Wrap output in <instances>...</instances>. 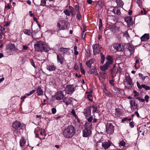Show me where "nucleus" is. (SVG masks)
I'll use <instances>...</instances> for the list:
<instances>
[{"instance_id": "f257e3e1", "label": "nucleus", "mask_w": 150, "mask_h": 150, "mask_svg": "<svg viewBox=\"0 0 150 150\" xmlns=\"http://www.w3.org/2000/svg\"><path fill=\"white\" fill-rule=\"evenodd\" d=\"M35 50L37 51L48 52L50 48L49 46L44 42L39 41L34 45Z\"/></svg>"}, {"instance_id": "f03ea898", "label": "nucleus", "mask_w": 150, "mask_h": 150, "mask_svg": "<svg viewBox=\"0 0 150 150\" xmlns=\"http://www.w3.org/2000/svg\"><path fill=\"white\" fill-rule=\"evenodd\" d=\"M75 132L74 127L72 126H68L63 130V134L66 138L70 139L74 135Z\"/></svg>"}, {"instance_id": "7ed1b4c3", "label": "nucleus", "mask_w": 150, "mask_h": 150, "mask_svg": "<svg viewBox=\"0 0 150 150\" xmlns=\"http://www.w3.org/2000/svg\"><path fill=\"white\" fill-rule=\"evenodd\" d=\"M85 126V128L82 131V136L85 137H88L90 136L92 134V124L86 123Z\"/></svg>"}, {"instance_id": "20e7f679", "label": "nucleus", "mask_w": 150, "mask_h": 150, "mask_svg": "<svg viewBox=\"0 0 150 150\" xmlns=\"http://www.w3.org/2000/svg\"><path fill=\"white\" fill-rule=\"evenodd\" d=\"M106 59L107 61L103 66L100 67V69L103 71H104L107 70L113 63V59L111 56H108Z\"/></svg>"}, {"instance_id": "39448f33", "label": "nucleus", "mask_w": 150, "mask_h": 150, "mask_svg": "<svg viewBox=\"0 0 150 150\" xmlns=\"http://www.w3.org/2000/svg\"><path fill=\"white\" fill-rule=\"evenodd\" d=\"M57 25L61 29H67L69 27L70 24L68 22L64 20H61L57 23Z\"/></svg>"}, {"instance_id": "423d86ee", "label": "nucleus", "mask_w": 150, "mask_h": 150, "mask_svg": "<svg viewBox=\"0 0 150 150\" xmlns=\"http://www.w3.org/2000/svg\"><path fill=\"white\" fill-rule=\"evenodd\" d=\"M106 132L107 134L109 135L112 134L114 132V126L110 123H108L106 125Z\"/></svg>"}, {"instance_id": "0eeeda50", "label": "nucleus", "mask_w": 150, "mask_h": 150, "mask_svg": "<svg viewBox=\"0 0 150 150\" xmlns=\"http://www.w3.org/2000/svg\"><path fill=\"white\" fill-rule=\"evenodd\" d=\"M70 49V48H60L59 51L61 52L63 55H69L71 54Z\"/></svg>"}, {"instance_id": "6e6552de", "label": "nucleus", "mask_w": 150, "mask_h": 150, "mask_svg": "<svg viewBox=\"0 0 150 150\" xmlns=\"http://www.w3.org/2000/svg\"><path fill=\"white\" fill-rule=\"evenodd\" d=\"M101 48L100 45L98 44H94L93 45V52L94 55L98 54L100 52V49Z\"/></svg>"}, {"instance_id": "1a4fd4ad", "label": "nucleus", "mask_w": 150, "mask_h": 150, "mask_svg": "<svg viewBox=\"0 0 150 150\" xmlns=\"http://www.w3.org/2000/svg\"><path fill=\"white\" fill-rule=\"evenodd\" d=\"M113 47L117 51H123L124 49L123 45L121 44H115L113 45Z\"/></svg>"}, {"instance_id": "9d476101", "label": "nucleus", "mask_w": 150, "mask_h": 150, "mask_svg": "<svg viewBox=\"0 0 150 150\" xmlns=\"http://www.w3.org/2000/svg\"><path fill=\"white\" fill-rule=\"evenodd\" d=\"M66 91L69 94H71L74 91V88L73 85H67L65 88Z\"/></svg>"}, {"instance_id": "9b49d317", "label": "nucleus", "mask_w": 150, "mask_h": 150, "mask_svg": "<svg viewBox=\"0 0 150 150\" xmlns=\"http://www.w3.org/2000/svg\"><path fill=\"white\" fill-rule=\"evenodd\" d=\"M126 47L129 51L130 53V55H132L134 52V46L131 44L128 43L127 44Z\"/></svg>"}, {"instance_id": "f8f14e48", "label": "nucleus", "mask_w": 150, "mask_h": 150, "mask_svg": "<svg viewBox=\"0 0 150 150\" xmlns=\"http://www.w3.org/2000/svg\"><path fill=\"white\" fill-rule=\"evenodd\" d=\"M129 102L131 110L133 112L135 109H137L138 107L137 104L136 103L135 100H130Z\"/></svg>"}, {"instance_id": "ddd939ff", "label": "nucleus", "mask_w": 150, "mask_h": 150, "mask_svg": "<svg viewBox=\"0 0 150 150\" xmlns=\"http://www.w3.org/2000/svg\"><path fill=\"white\" fill-rule=\"evenodd\" d=\"M7 50L9 52H11L13 51H17L18 50V49L16 47L15 45L12 44H9L7 46Z\"/></svg>"}, {"instance_id": "4468645a", "label": "nucleus", "mask_w": 150, "mask_h": 150, "mask_svg": "<svg viewBox=\"0 0 150 150\" xmlns=\"http://www.w3.org/2000/svg\"><path fill=\"white\" fill-rule=\"evenodd\" d=\"M64 96L63 92L61 91L57 92L55 95V98L57 100H60L62 99Z\"/></svg>"}, {"instance_id": "2eb2a0df", "label": "nucleus", "mask_w": 150, "mask_h": 150, "mask_svg": "<svg viewBox=\"0 0 150 150\" xmlns=\"http://www.w3.org/2000/svg\"><path fill=\"white\" fill-rule=\"evenodd\" d=\"M125 21L126 23L128 26H130L132 25L133 21L131 17L129 16L125 18Z\"/></svg>"}, {"instance_id": "dca6fc26", "label": "nucleus", "mask_w": 150, "mask_h": 150, "mask_svg": "<svg viewBox=\"0 0 150 150\" xmlns=\"http://www.w3.org/2000/svg\"><path fill=\"white\" fill-rule=\"evenodd\" d=\"M57 56L58 62H59L61 64H62L64 60V58L59 54H57Z\"/></svg>"}, {"instance_id": "f3484780", "label": "nucleus", "mask_w": 150, "mask_h": 150, "mask_svg": "<svg viewBox=\"0 0 150 150\" xmlns=\"http://www.w3.org/2000/svg\"><path fill=\"white\" fill-rule=\"evenodd\" d=\"M83 114L86 116V118L88 117V116L90 115L91 113L90 108L88 107L84 110L83 112Z\"/></svg>"}, {"instance_id": "a211bd4d", "label": "nucleus", "mask_w": 150, "mask_h": 150, "mask_svg": "<svg viewBox=\"0 0 150 150\" xmlns=\"http://www.w3.org/2000/svg\"><path fill=\"white\" fill-rule=\"evenodd\" d=\"M21 125V123L20 122L16 121L13 123L12 126L15 129H18L20 127Z\"/></svg>"}, {"instance_id": "6ab92c4d", "label": "nucleus", "mask_w": 150, "mask_h": 150, "mask_svg": "<svg viewBox=\"0 0 150 150\" xmlns=\"http://www.w3.org/2000/svg\"><path fill=\"white\" fill-rule=\"evenodd\" d=\"M56 67L53 64H50L47 66V69L50 71H52L55 70L56 69Z\"/></svg>"}, {"instance_id": "aec40b11", "label": "nucleus", "mask_w": 150, "mask_h": 150, "mask_svg": "<svg viewBox=\"0 0 150 150\" xmlns=\"http://www.w3.org/2000/svg\"><path fill=\"white\" fill-rule=\"evenodd\" d=\"M110 145L111 144L109 141L104 142L102 143V146L105 149L109 148Z\"/></svg>"}, {"instance_id": "412c9836", "label": "nucleus", "mask_w": 150, "mask_h": 150, "mask_svg": "<svg viewBox=\"0 0 150 150\" xmlns=\"http://www.w3.org/2000/svg\"><path fill=\"white\" fill-rule=\"evenodd\" d=\"M95 60L94 59L92 58L87 61L86 62V64L87 67L89 68H91V64L94 63Z\"/></svg>"}, {"instance_id": "4be33fe9", "label": "nucleus", "mask_w": 150, "mask_h": 150, "mask_svg": "<svg viewBox=\"0 0 150 150\" xmlns=\"http://www.w3.org/2000/svg\"><path fill=\"white\" fill-rule=\"evenodd\" d=\"M36 93L38 96H41L43 95V91L40 86L37 87L36 89Z\"/></svg>"}, {"instance_id": "5701e85b", "label": "nucleus", "mask_w": 150, "mask_h": 150, "mask_svg": "<svg viewBox=\"0 0 150 150\" xmlns=\"http://www.w3.org/2000/svg\"><path fill=\"white\" fill-rule=\"evenodd\" d=\"M149 39V34H145L141 38V39L142 41H146Z\"/></svg>"}, {"instance_id": "b1692460", "label": "nucleus", "mask_w": 150, "mask_h": 150, "mask_svg": "<svg viewBox=\"0 0 150 150\" xmlns=\"http://www.w3.org/2000/svg\"><path fill=\"white\" fill-rule=\"evenodd\" d=\"M113 12L115 14H117L118 15H120L121 14V12L120 9L117 7L115 6L114 7L112 10Z\"/></svg>"}, {"instance_id": "393cba45", "label": "nucleus", "mask_w": 150, "mask_h": 150, "mask_svg": "<svg viewBox=\"0 0 150 150\" xmlns=\"http://www.w3.org/2000/svg\"><path fill=\"white\" fill-rule=\"evenodd\" d=\"M88 73L90 74H93L95 76H98V72L95 68L92 69L91 71H89Z\"/></svg>"}, {"instance_id": "a878e982", "label": "nucleus", "mask_w": 150, "mask_h": 150, "mask_svg": "<svg viewBox=\"0 0 150 150\" xmlns=\"http://www.w3.org/2000/svg\"><path fill=\"white\" fill-rule=\"evenodd\" d=\"M71 100L68 98H65L63 100V102L67 106L70 104L71 102Z\"/></svg>"}, {"instance_id": "bb28decb", "label": "nucleus", "mask_w": 150, "mask_h": 150, "mask_svg": "<svg viewBox=\"0 0 150 150\" xmlns=\"http://www.w3.org/2000/svg\"><path fill=\"white\" fill-rule=\"evenodd\" d=\"M125 80L127 84L129 85L132 84V79L129 76H126L125 77Z\"/></svg>"}, {"instance_id": "cd10ccee", "label": "nucleus", "mask_w": 150, "mask_h": 150, "mask_svg": "<svg viewBox=\"0 0 150 150\" xmlns=\"http://www.w3.org/2000/svg\"><path fill=\"white\" fill-rule=\"evenodd\" d=\"M122 114V112L121 110L119 109H115V115L117 117H120Z\"/></svg>"}, {"instance_id": "c85d7f7f", "label": "nucleus", "mask_w": 150, "mask_h": 150, "mask_svg": "<svg viewBox=\"0 0 150 150\" xmlns=\"http://www.w3.org/2000/svg\"><path fill=\"white\" fill-rule=\"evenodd\" d=\"M26 143V142L25 140L23 137H22L21 139L20 140V145L21 147L24 146V145Z\"/></svg>"}, {"instance_id": "c756f323", "label": "nucleus", "mask_w": 150, "mask_h": 150, "mask_svg": "<svg viewBox=\"0 0 150 150\" xmlns=\"http://www.w3.org/2000/svg\"><path fill=\"white\" fill-rule=\"evenodd\" d=\"M115 1L117 5L119 6H122L124 4V2L121 0H116Z\"/></svg>"}, {"instance_id": "7c9ffc66", "label": "nucleus", "mask_w": 150, "mask_h": 150, "mask_svg": "<svg viewBox=\"0 0 150 150\" xmlns=\"http://www.w3.org/2000/svg\"><path fill=\"white\" fill-rule=\"evenodd\" d=\"M76 10L77 12V16L78 19H80L81 17V15L80 14L79 11V7L77 5L76 6Z\"/></svg>"}, {"instance_id": "2f4dec72", "label": "nucleus", "mask_w": 150, "mask_h": 150, "mask_svg": "<svg viewBox=\"0 0 150 150\" xmlns=\"http://www.w3.org/2000/svg\"><path fill=\"white\" fill-rule=\"evenodd\" d=\"M24 33L28 35H30L31 34V30L28 29H25L23 30Z\"/></svg>"}, {"instance_id": "473e14b6", "label": "nucleus", "mask_w": 150, "mask_h": 150, "mask_svg": "<svg viewBox=\"0 0 150 150\" xmlns=\"http://www.w3.org/2000/svg\"><path fill=\"white\" fill-rule=\"evenodd\" d=\"M100 56L101 58V62L102 64H103L105 61V57L103 53H101L100 54Z\"/></svg>"}, {"instance_id": "72a5a7b5", "label": "nucleus", "mask_w": 150, "mask_h": 150, "mask_svg": "<svg viewBox=\"0 0 150 150\" xmlns=\"http://www.w3.org/2000/svg\"><path fill=\"white\" fill-rule=\"evenodd\" d=\"M125 142L123 141H121L119 144V146L121 148V147H124L125 146Z\"/></svg>"}, {"instance_id": "f704fd0d", "label": "nucleus", "mask_w": 150, "mask_h": 150, "mask_svg": "<svg viewBox=\"0 0 150 150\" xmlns=\"http://www.w3.org/2000/svg\"><path fill=\"white\" fill-rule=\"evenodd\" d=\"M64 13L65 14L68 16H69L70 15V12L69 11L68 9H66L64 11Z\"/></svg>"}, {"instance_id": "c9c22d12", "label": "nucleus", "mask_w": 150, "mask_h": 150, "mask_svg": "<svg viewBox=\"0 0 150 150\" xmlns=\"http://www.w3.org/2000/svg\"><path fill=\"white\" fill-rule=\"evenodd\" d=\"M142 86L143 88H144L146 90H149L150 89V88L149 86L144 84L142 85Z\"/></svg>"}, {"instance_id": "e433bc0d", "label": "nucleus", "mask_w": 150, "mask_h": 150, "mask_svg": "<svg viewBox=\"0 0 150 150\" xmlns=\"http://www.w3.org/2000/svg\"><path fill=\"white\" fill-rule=\"evenodd\" d=\"M102 21L100 18L99 20V29L100 30L102 29Z\"/></svg>"}, {"instance_id": "4c0bfd02", "label": "nucleus", "mask_w": 150, "mask_h": 150, "mask_svg": "<svg viewBox=\"0 0 150 150\" xmlns=\"http://www.w3.org/2000/svg\"><path fill=\"white\" fill-rule=\"evenodd\" d=\"M91 108H93L92 113H94L96 112L97 110V107L93 105L91 106Z\"/></svg>"}, {"instance_id": "58836bf2", "label": "nucleus", "mask_w": 150, "mask_h": 150, "mask_svg": "<svg viewBox=\"0 0 150 150\" xmlns=\"http://www.w3.org/2000/svg\"><path fill=\"white\" fill-rule=\"evenodd\" d=\"M116 69H117V71H116L117 73H120L122 71V69L120 68V67H119V66H118L117 67H116Z\"/></svg>"}, {"instance_id": "ea45409f", "label": "nucleus", "mask_w": 150, "mask_h": 150, "mask_svg": "<svg viewBox=\"0 0 150 150\" xmlns=\"http://www.w3.org/2000/svg\"><path fill=\"white\" fill-rule=\"evenodd\" d=\"M139 78L141 79V80L142 81H144V77L143 74L140 73H139Z\"/></svg>"}, {"instance_id": "a19ab883", "label": "nucleus", "mask_w": 150, "mask_h": 150, "mask_svg": "<svg viewBox=\"0 0 150 150\" xmlns=\"http://www.w3.org/2000/svg\"><path fill=\"white\" fill-rule=\"evenodd\" d=\"M46 4L45 0H41L40 5L42 6H45Z\"/></svg>"}, {"instance_id": "79ce46f5", "label": "nucleus", "mask_w": 150, "mask_h": 150, "mask_svg": "<svg viewBox=\"0 0 150 150\" xmlns=\"http://www.w3.org/2000/svg\"><path fill=\"white\" fill-rule=\"evenodd\" d=\"M88 117L86 118L87 119L88 121L90 122H91L93 120V117L92 116H91L89 117L88 118Z\"/></svg>"}, {"instance_id": "37998d69", "label": "nucleus", "mask_w": 150, "mask_h": 150, "mask_svg": "<svg viewBox=\"0 0 150 150\" xmlns=\"http://www.w3.org/2000/svg\"><path fill=\"white\" fill-rule=\"evenodd\" d=\"M124 36L127 39H128L129 37V35L127 32L125 31L124 33Z\"/></svg>"}, {"instance_id": "c03bdc74", "label": "nucleus", "mask_w": 150, "mask_h": 150, "mask_svg": "<svg viewBox=\"0 0 150 150\" xmlns=\"http://www.w3.org/2000/svg\"><path fill=\"white\" fill-rule=\"evenodd\" d=\"M141 13L142 15H145L146 13V11L144 8H143V10L141 11Z\"/></svg>"}, {"instance_id": "a18cd8bd", "label": "nucleus", "mask_w": 150, "mask_h": 150, "mask_svg": "<svg viewBox=\"0 0 150 150\" xmlns=\"http://www.w3.org/2000/svg\"><path fill=\"white\" fill-rule=\"evenodd\" d=\"M71 113L75 117H77L76 115V114L75 111V110H74V109H73L72 110L71 112Z\"/></svg>"}, {"instance_id": "49530a36", "label": "nucleus", "mask_w": 150, "mask_h": 150, "mask_svg": "<svg viewBox=\"0 0 150 150\" xmlns=\"http://www.w3.org/2000/svg\"><path fill=\"white\" fill-rule=\"evenodd\" d=\"M51 111L52 113L53 114H55L56 112V109L54 108H52Z\"/></svg>"}, {"instance_id": "de8ad7c7", "label": "nucleus", "mask_w": 150, "mask_h": 150, "mask_svg": "<svg viewBox=\"0 0 150 150\" xmlns=\"http://www.w3.org/2000/svg\"><path fill=\"white\" fill-rule=\"evenodd\" d=\"M69 8L71 11V13L73 14L74 12V9L71 6H69Z\"/></svg>"}, {"instance_id": "09e8293b", "label": "nucleus", "mask_w": 150, "mask_h": 150, "mask_svg": "<svg viewBox=\"0 0 150 150\" xmlns=\"http://www.w3.org/2000/svg\"><path fill=\"white\" fill-rule=\"evenodd\" d=\"M35 91V90H33L31 91L29 93H27L26 95L28 96H29L33 93Z\"/></svg>"}, {"instance_id": "8fccbe9b", "label": "nucleus", "mask_w": 150, "mask_h": 150, "mask_svg": "<svg viewBox=\"0 0 150 150\" xmlns=\"http://www.w3.org/2000/svg\"><path fill=\"white\" fill-rule=\"evenodd\" d=\"M0 30L3 33L5 32V28L0 25Z\"/></svg>"}, {"instance_id": "3c124183", "label": "nucleus", "mask_w": 150, "mask_h": 150, "mask_svg": "<svg viewBox=\"0 0 150 150\" xmlns=\"http://www.w3.org/2000/svg\"><path fill=\"white\" fill-rule=\"evenodd\" d=\"M129 125L130 127L132 128L134 127V124L133 122H129Z\"/></svg>"}, {"instance_id": "603ef678", "label": "nucleus", "mask_w": 150, "mask_h": 150, "mask_svg": "<svg viewBox=\"0 0 150 150\" xmlns=\"http://www.w3.org/2000/svg\"><path fill=\"white\" fill-rule=\"evenodd\" d=\"M115 64H114V65H113V68H112V69L111 70V74H113L114 73V69L115 68Z\"/></svg>"}, {"instance_id": "864d4df0", "label": "nucleus", "mask_w": 150, "mask_h": 150, "mask_svg": "<svg viewBox=\"0 0 150 150\" xmlns=\"http://www.w3.org/2000/svg\"><path fill=\"white\" fill-rule=\"evenodd\" d=\"M23 49L24 50H26L28 48V47L26 45H23Z\"/></svg>"}, {"instance_id": "5fc2aeb1", "label": "nucleus", "mask_w": 150, "mask_h": 150, "mask_svg": "<svg viewBox=\"0 0 150 150\" xmlns=\"http://www.w3.org/2000/svg\"><path fill=\"white\" fill-rule=\"evenodd\" d=\"M149 98V96L148 95H146L145 96L144 98L145 100L147 102H148V99Z\"/></svg>"}, {"instance_id": "6e6d98bb", "label": "nucleus", "mask_w": 150, "mask_h": 150, "mask_svg": "<svg viewBox=\"0 0 150 150\" xmlns=\"http://www.w3.org/2000/svg\"><path fill=\"white\" fill-rule=\"evenodd\" d=\"M110 83L112 86H114V81L113 80H111L109 81Z\"/></svg>"}, {"instance_id": "4d7b16f0", "label": "nucleus", "mask_w": 150, "mask_h": 150, "mask_svg": "<svg viewBox=\"0 0 150 150\" xmlns=\"http://www.w3.org/2000/svg\"><path fill=\"white\" fill-rule=\"evenodd\" d=\"M81 70L82 74H85V72L83 69L81 68Z\"/></svg>"}, {"instance_id": "13d9d810", "label": "nucleus", "mask_w": 150, "mask_h": 150, "mask_svg": "<svg viewBox=\"0 0 150 150\" xmlns=\"http://www.w3.org/2000/svg\"><path fill=\"white\" fill-rule=\"evenodd\" d=\"M29 13H30V16L33 17L34 16V14L33 13H32L31 11H29Z\"/></svg>"}, {"instance_id": "bf43d9fd", "label": "nucleus", "mask_w": 150, "mask_h": 150, "mask_svg": "<svg viewBox=\"0 0 150 150\" xmlns=\"http://www.w3.org/2000/svg\"><path fill=\"white\" fill-rule=\"evenodd\" d=\"M31 64L35 68V64L33 61H31Z\"/></svg>"}, {"instance_id": "052dcab7", "label": "nucleus", "mask_w": 150, "mask_h": 150, "mask_svg": "<svg viewBox=\"0 0 150 150\" xmlns=\"http://www.w3.org/2000/svg\"><path fill=\"white\" fill-rule=\"evenodd\" d=\"M134 114H135H135L136 115L137 117H139V113H138V112H137V111L135 112L134 113Z\"/></svg>"}, {"instance_id": "680f3d73", "label": "nucleus", "mask_w": 150, "mask_h": 150, "mask_svg": "<svg viewBox=\"0 0 150 150\" xmlns=\"http://www.w3.org/2000/svg\"><path fill=\"white\" fill-rule=\"evenodd\" d=\"M87 3L89 4H91L92 3V0H87Z\"/></svg>"}, {"instance_id": "e2e57ef3", "label": "nucleus", "mask_w": 150, "mask_h": 150, "mask_svg": "<svg viewBox=\"0 0 150 150\" xmlns=\"http://www.w3.org/2000/svg\"><path fill=\"white\" fill-rule=\"evenodd\" d=\"M40 134L42 135H45V131H42L41 132H40Z\"/></svg>"}, {"instance_id": "0e129e2a", "label": "nucleus", "mask_w": 150, "mask_h": 150, "mask_svg": "<svg viewBox=\"0 0 150 150\" xmlns=\"http://www.w3.org/2000/svg\"><path fill=\"white\" fill-rule=\"evenodd\" d=\"M74 53L76 55H77L79 54V52L77 50L74 51Z\"/></svg>"}, {"instance_id": "69168bd1", "label": "nucleus", "mask_w": 150, "mask_h": 150, "mask_svg": "<svg viewBox=\"0 0 150 150\" xmlns=\"http://www.w3.org/2000/svg\"><path fill=\"white\" fill-rule=\"evenodd\" d=\"M92 96V95L90 94V93H88V94L87 95V98H89L90 97H91Z\"/></svg>"}, {"instance_id": "338daca9", "label": "nucleus", "mask_w": 150, "mask_h": 150, "mask_svg": "<svg viewBox=\"0 0 150 150\" xmlns=\"http://www.w3.org/2000/svg\"><path fill=\"white\" fill-rule=\"evenodd\" d=\"M128 119L127 117H125L122 120V122H124L126 121Z\"/></svg>"}, {"instance_id": "774afa93", "label": "nucleus", "mask_w": 150, "mask_h": 150, "mask_svg": "<svg viewBox=\"0 0 150 150\" xmlns=\"http://www.w3.org/2000/svg\"><path fill=\"white\" fill-rule=\"evenodd\" d=\"M6 8H8V9H10V8H11V7H10V6L9 4H7V6H6Z\"/></svg>"}]
</instances>
